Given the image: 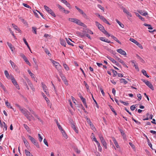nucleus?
<instances>
[{"label": "nucleus", "instance_id": "59", "mask_svg": "<svg viewBox=\"0 0 156 156\" xmlns=\"http://www.w3.org/2000/svg\"><path fill=\"white\" fill-rule=\"evenodd\" d=\"M30 115V113H29V115H28V117H29L28 118H29V119H27L28 120L30 121L32 119L34 118V117L32 115L31 117H30L29 116V115Z\"/></svg>", "mask_w": 156, "mask_h": 156}, {"label": "nucleus", "instance_id": "22", "mask_svg": "<svg viewBox=\"0 0 156 156\" xmlns=\"http://www.w3.org/2000/svg\"><path fill=\"white\" fill-rule=\"evenodd\" d=\"M23 126L25 129L28 132H30V128L26 124H24Z\"/></svg>", "mask_w": 156, "mask_h": 156}, {"label": "nucleus", "instance_id": "15", "mask_svg": "<svg viewBox=\"0 0 156 156\" xmlns=\"http://www.w3.org/2000/svg\"><path fill=\"white\" fill-rule=\"evenodd\" d=\"M4 73L5 75L6 76V78L8 79H10L11 78V76H9V75L8 71L6 70H5Z\"/></svg>", "mask_w": 156, "mask_h": 156}, {"label": "nucleus", "instance_id": "55", "mask_svg": "<svg viewBox=\"0 0 156 156\" xmlns=\"http://www.w3.org/2000/svg\"><path fill=\"white\" fill-rule=\"evenodd\" d=\"M38 135L39 137V140L41 142L42 141L43 139L40 133H38Z\"/></svg>", "mask_w": 156, "mask_h": 156}, {"label": "nucleus", "instance_id": "1", "mask_svg": "<svg viewBox=\"0 0 156 156\" xmlns=\"http://www.w3.org/2000/svg\"><path fill=\"white\" fill-rule=\"evenodd\" d=\"M95 23L96 26L102 32L108 37L110 36V35L105 30V28L103 26L97 21L95 22Z\"/></svg>", "mask_w": 156, "mask_h": 156}, {"label": "nucleus", "instance_id": "50", "mask_svg": "<svg viewBox=\"0 0 156 156\" xmlns=\"http://www.w3.org/2000/svg\"><path fill=\"white\" fill-rule=\"evenodd\" d=\"M99 17L100 19L103 22H104L105 20L106 19L103 16H101L100 15H99Z\"/></svg>", "mask_w": 156, "mask_h": 156}, {"label": "nucleus", "instance_id": "47", "mask_svg": "<svg viewBox=\"0 0 156 156\" xmlns=\"http://www.w3.org/2000/svg\"><path fill=\"white\" fill-rule=\"evenodd\" d=\"M114 143L115 145L116 146V147L117 148H119V145H118V143L116 140H114Z\"/></svg>", "mask_w": 156, "mask_h": 156}, {"label": "nucleus", "instance_id": "29", "mask_svg": "<svg viewBox=\"0 0 156 156\" xmlns=\"http://www.w3.org/2000/svg\"><path fill=\"white\" fill-rule=\"evenodd\" d=\"M102 144H103V146L105 148V149H106L107 148V143L105 141L103 140V141H102L101 142Z\"/></svg>", "mask_w": 156, "mask_h": 156}, {"label": "nucleus", "instance_id": "63", "mask_svg": "<svg viewBox=\"0 0 156 156\" xmlns=\"http://www.w3.org/2000/svg\"><path fill=\"white\" fill-rule=\"evenodd\" d=\"M9 30L10 32V33L15 38V35L14 34V33L13 32V31H12V30H11V29L10 28H9Z\"/></svg>", "mask_w": 156, "mask_h": 156}, {"label": "nucleus", "instance_id": "41", "mask_svg": "<svg viewBox=\"0 0 156 156\" xmlns=\"http://www.w3.org/2000/svg\"><path fill=\"white\" fill-rule=\"evenodd\" d=\"M91 94V95H92V98L93 100L94 101V102H95V106H96L98 108H99V106L98 104V103L97 102V101H96L95 100V99H94V97H93V94Z\"/></svg>", "mask_w": 156, "mask_h": 156}, {"label": "nucleus", "instance_id": "40", "mask_svg": "<svg viewBox=\"0 0 156 156\" xmlns=\"http://www.w3.org/2000/svg\"><path fill=\"white\" fill-rule=\"evenodd\" d=\"M9 62L11 64L12 67L13 68H15V67L16 66V64L11 60L9 61Z\"/></svg>", "mask_w": 156, "mask_h": 156}, {"label": "nucleus", "instance_id": "52", "mask_svg": "<svg viewBox=\"0 0 156 156\" xmlns=\"http://www.w3.org/2000/svg\"><path fill=\"white\" fill-rule=\"evenodd\" d=\"M22 4H23V6H24V7L27 8H28L30 9H31V7L30 6H29V5H27V4L24 3H23Z\"/></svg>", "mask_w": 156, "mask_h": 156}, {"label": "nucleus", "instance_id": "30", "mask_svg": "<svg viewBox=\"0 0 156 156\" xmlns=\"http://www.w3.org/2000/svg\"><path fill=\"white\" fill-rule=\"evenodd\" d=\"M144 25L146 27H148V28L149 29L152 30L153 29V27L151 25L145 23L144 24Z\"/></svg>", "mask_w": 156, "mask_h": 156}, {"label": "nucleus", "instance_id": "18", "mask_svg": "<svg viewBox=\"0 0 156 156\" xmlns=\"http://www.w3.org/2000/svg\"><path fill=\"white\" fill-rule=\"evenodd\" d=\"M60 44L64 47H66V44L65 41L62 39H60Z\"/></svg>", "mask_w": 156, "mask_h": 156}, {"label": "nucleus", "instance_id": "25", "mask_svg": "<svg viewBox=\"0 0 156 156\" xmlns=\"http://www.w3.org/2000/svg\"><path fill=\"white\" fill-rule=\"evenodd\" d=\"M65 39H66V41L67 43H68V44L71 45L72 46H74L73 44L71 43V42H70V41H72L69 38L68 39L67 38H66Z\"/></svg>", "mask_w": 156, "mask_h": 156}, {"label": "nucleus", "instance_id": "19", "mask_svg": "<svg viewBox=\"0 0 156 156\" xmlns=\"http://www.w3.org/2000/svg\"><path fill=\"white\" fill-rule=\"evenodd\" d=\"M111 37L115 41L117 42L119 44H121V43L118 39L116 37H115L113 35L111 36Z\"/></svg>", "mask_w": 156, "mask_h": 156}, {"label": "nucleus", "instance_id": "14", "mask_svg": "<svg viewBox=\"0 0 156 156\" xmlns=\"http://www.w3.org/2000/svg\"><path fill=\"white\" fill-rule=\"evenodd\" d=\"M62 2L64 3L68 7L69 9H71V8L70 7V4L66 0H62Z\"/></svg>", "mask_w": 156, "mask_h": 156}, {"label": "nucleus", "instance_id": "43", "mask_svg": "<svg viewBox=\"0 0 156 156\" xmlns=\"http://www.w3.org/2000/svg\"><path fill=\"white\" fill-rule=\"evenodd\" d=\"M112 72L113 74V77L115 76L118 74L117 72L116 71H115L114 69H112Z\"/></svg>", "mask_w": 156, "mask_h": 156}, {"label": "nucleus", "instance_id": "33", "mask_svg": "<svg viewBox=\"0 0 156 156\" xmlns=\"http://www.w3.org/2000/svg\"><path fill=\"white\" fill-rule=\"evenodd\" d=\"M119 80L121 83H124L125 84H126L128 83L127 81L124 79L121 78Z\"/></svg>", "mask_w": 156, "mask_h": 156}, {"label": "nucleus", "instance_id": "60", "mask_svg": "<svg viewBox=\"0 0 156 156\" xmlns=\"http://www.w3.org/2000/svg\"><path fill=\"white\" fill-rule=\"evenodd\" d=\"M135 108H136V107L134 105H132L130 107V109L132 111L134 110H135Z\"/></svg>", "mask_w": 156, "mask_h": 156}, {"label": "nucleus", "instance_id": "31", "mask_svg": "<svg viewBox=\"0 0 156 156\" xmlns=\"http://www.w3.org/2000/svg\"><path fill=\"white\" fill-rule=\"evenodd\" d=\"M115 20L121 27L123 28L124 27V25L119 21L118 20L116 19Z\"/></svg>", "mask_w": 156, "mask_h": 156}, {"label": "nucleus", "instance_id": "13", "mask_svg": "<svg viewBox=\"0 0 156 156\" xmlns=\"http://www.w3.org/2000/svg\"><path fill=\"white\" fill-rule=\"evenodd\" d=\"M10 79L12 81V83L14 85H15L17 83L16 80L13 76H11Z\"/></svg>", "mask_w": 156, "mask_h": 156}, {"label": "nucleus", "instance_id": "44", "mask_svg": "<svg viewBox=\"0 0 156 156\" xmlns=\"http://www.w3.org/2000/svg\"><path fill=\"white\" fill-rule=\"evenodd\" d=\"M3 124V128H4L5 130H6L7 129V126L6 124L4 122H3L2 123Z\"/></svg>", "mask_w": 156, "mask_h": 156}, {"label": "nucleus", "instance_id": "39", "mask_svg": "<svg viewBox=\"0 0 156 156\" xmlns=\"http://www.w3.org/2000/svg\"><path fill=\"white\" fill-rule=\"evenodd\" d=\"M119 101L121 103L127 106L129 105V103L127 101H123L121 100H120Z\"/></svg>", "mask_w": 156, "mask_h": 156}, {"label": "nucleus", "instance_id": "62", "mask_svg": "<svg viewBox=\"0 0 156 156\" xmlns=\"http://www.w3.org/2000/svg\"><path fill=\"white\" fill-rule=\"evenodd\" d=\"M5 103L7 107H9V106H10V104L8 102V101H5Z\"/></svg>", "mask_w": 156, "mask_h": 156}, {"label": "nucleus", "instance_id": "46", "mask_svg": "<svg viewBox=\"0 0 156 156\" xmlns=\"http://www.w3.org/2000/svg\"><path fill=\"white\" fill-rule=\"evenodd\" d=\"M24 143L26 147H27V146H28V143L27 140L25 139H24L23 140Z\"/></svg>", "mask_w": 156, "mask_h": 156}, {"label": "nucleus", "instance_id": "48", "mask_svg": "<svg viewBox=\"0 0 156 156\" xmlns=\"http://www.w3.org/2000/svg\"><path fill=\"white\" fill-rule=\"evenodd\" d=\"M129 40L135 44H136L137 42L133 38H130Z\"/></svg>", "mask_w": 156, "mask_h": 156}, {"label": "nucleus", "instance_id": "57", "mask_svg": "<svg viewBox=\"0 0 156 156\" xmlns=\"http://www.w3.org/2000/svg\"><path fill=\"white\" fill-rule=\"evenodd\" d=\"M137 16L139 17V19H140L142 21H144V18L143 17L141 16H140L139 14H138V15Z\"/></svg>", "mask_w": 156, "mask_h": 156}, {"label": "nucleus", "instance_id": "4", "mask_svg": "<svg viewBox=\"0 0 156 156\" xmlns=\"http://www.w3.org/2000/svg\"><path fill=\"white\" fill-rule=\"evenodd\" d=\"M30 140H31V142L37 148H39L40 147L39 145L38 142L32 136L30 135L28 136Z\"/></svg>", "mask_w": 156, "mask_h": 156}, {"label": "nucleus", "instance_id": "6", "mask_svg": "<svg viewBox=\"0 0 156 156\" xmlns=\"http://www.w3.org/2000/svg\"><path fill=\"white\" fill-rule=\"evenodd\" d=\"M70 122L71 127L74 130L76 133H78V131L75 125H74L73 120H71V121H70Z\"/></svg>", "mask_w": 156, "mask_h": 156}, {"label": "nucleus", "instance_id": "17", "mask_svg": "<svg viewBox=\"0 0 156 156\" xmlns=\"http://www.w3.org/2000/svg\"><path fill=\"white\" fill-rule=\"evenodd\" d=\"M61 78L63 81L64 82L65 84L66 85H68V83L66 77L64 76H62Z\"/></svg>", "mask_w": 156, "mask_h": 156}, {"label": "nucleus", "instance_id": "2", "mask_svg": "<svg viewBox=\"0 0 156 156\" xmlns=\"http://www.w3.org/2000/svg\"><path fill=\"white\" fill-rule=\"evenodd\" d=\"M78 34L81 37L86 36L89 39H91L90 36L88 34V29H85L84 30H83L82 33L79 32Z\"/></svg>", "mask_w": 156, "mask_h": 156}, {"label": "nucleus", "instance_id": "49", "mask_svg": "<svg viewBox=\"0 0 156 156\" xmlns=\"http://www.w3.org/2000/svg\"><path fill=\"white\" fill-rule=\"evenodd\" d=\"M132 119L137 124L139 125L140 124V122H139L138 121L135 119L133 117L132 118Z\"/></svg>", "mask_w": 156, "mask_h": 156}, {"label": "nucleus", "instance_id": "23", "mask_svg": "<svg viewBox=\"0 0 156 156\" xmlns=\"http://www.w3.org/2000/svg\"><path fill=\"white\" fill-rule=\"evenodd\" d=\"M7 44L8 46L9 47L10 49H11L12 51H13L14 48L13 47V46H12V44L11 43H9V42H7Z\"/></svg>", "mask_w": 156, "mask_h": 156}, {"label": "nucleus", "instance_id": "11", "mask_svg": "<svg viewBox=\"0 0 156 156\" xmlns=\"http://www.w3.org/2000/svg\"><path fill=\"white\" fill-rule=\"evenodd\" d=\"M99 39L100 40L102 41L106 42L108 43L111 42L110 41L108 40L107 39H106L105 37H100Z\"/></svg>", "mask_w": 156, "mask_h": 156}, {"label": "nucleus", "instance_id": "5", "mask_svg": "<svg viewBox=\"0 0 156 156\" xmlns=\"http://www.w3.org/2000/svg\"><path fill=\"white\" fill-rule=\"evenodd\" d=\"M20 110L27 119H29L28 115L30 112L27 109L25 108H22L21 109H20Z\"/></svg>", "mask_w": 156, "mask_h": 156}, {"label": "nucleus", "instance_id": "28", "mask_svg": "<svg viewBox=\"0 0 156 156\" xmlns=\"http://www.w3.org/2000/svg\"><path fill=\"white\" fill-rule=\"evenodd\" d=\"M146 137L147 138V140L148 144V145L149 146L151 147V148L152 150H154V149L152 148V144H151V143H150V141H149V139L148 138H147V136H146Z\"/></svg>", "mask_w": 156, "mask_h": 156}, {"label": "nucleus", "instance_id": "10", "mask_svg": "<svg viewBox=\"0 0 156 156\" xmlns=\"http://www.w3.org/2000/svg\"><path fill=\"white\" fill-rule=\"evenodd\" d=\"M76 24L78 25L83 27H86L87 26L84 23L81 22L79 20L77 19V21L76 22Z\"/></svg>", "mask_w": 156, "mask_h": 156}, {"label": "nucleus", "instance_id": "27", "mask_svg": "<svg viewBox=\"0 0 156 156\" xmlns=\"http://www.w3.org/2000/svg\"><path fill=\"white\" fill-rule=\"evenodd\" d=\"M107 58L113 63H117V62L113 58L109 56H107Z\"/></svg>", "mask_w": 156, "mask_h": 156}, {"label": "nucleus", "instance_id": "42", "mask_svg": "<svg viewBox=\"0 0 156 156\" xmlns=\"http://www.w3.org/2000/svg\"><path fill=\"white\" fill-rule=\"evenodd\" d=\"M25 153L27 156H30L31 155L30 152L26 149L25 150Z\"/></svg>", "mask_w": 156, "mask_h": 156}, {"label": "nucleus", "instance_id": "16", "mask_svg": "<svg viewBox=\"0 0 156 156\" xmlns=\"http://www.w3.org/2000/svg\"><path fill=\"white\" fill-rule=\"evenodd\" d=\"M12 27L17 31H18L19 32H20L21 30L15 24H12Z\"/></svg>", "mask_w": 156, "mask_h": 156}, {"label": "nucleus", "instance_id": "37", "mask_svg": "<svg viewBox=\"0 0 156 156\" xmlns=\"http://www.w3.org/2000/svg\"><path fill=\"white\" fill-rule=\"evenodd\" d=\"M63 66L65 69L66 70H68L69 69V68L67 65L65 63H63Z\"/></svg>", "mask_w": 156, "mask_h": 156}, {"label": "nucleus", "instance_id": "54", "mask_svg": "<svg viewBox=\"0 0 156 156\" xmlns=\"http://www.w3.org/2000/svg\"><path fill=\"white\" fill-rule=\"evenodd\" d=\"M98 7V8H99L100 9H101V10L104 11V7H102L101 5H97Z\"/></svg>", "mask_w": 156, "mask_h": 156}, {"label": "nucleus", "instance_id": "53", "mask_svg": "<svg viewBox=\"0 0 156 156\" xmlns=\"http://www.w3.org/2000/svg\"><path fill=\"white\" fill-rule=\"evenodd\" d=\"M119 130L122 136H124V135L125 134L124 131L122 129H119Z\"/></svg>", "mask_w": 156, "mask_h": 156}, {"label": "nucleus", "instance_id": "64", "mask_svg": "<svg viewBox=\"0 0 156 156\" xmlns=\"http://www.w3.org/2000/svg\"><path fill=\"white\" fill-rule=\"evenodd\" d=\"M142 73L145 76V75H147V73L146 71L144 69H143L141 71Z\"/></svg>", "mask_w": 156, "mask_h": 156}, {"label": "nucleus", "instance_id": "9", "mask_svg": "<svg viewBox=\"0 0 156 156\" xmlns=\"http://www.w3.org/2000/svg\"><path fill=\"white\" fill-rule=\"evenodd\" d=\"M116 51L118 53L122 55H126V52L122 50V49L121 48L118 49Z\"/></svg>", "mask_w": 156, "mask_h": 156}, {"label": "nucleus", "instance_id": "8", "mask_svg": "<svg viewBox=\"0 0 156 156\" xmlns=\"http://www.w3.org/2000/svg\"><path fill=\"white\" fill-rule=\"evenodd\" d=\"M27 83L29 85V86H30V87L31 90H32L33 91H34L35 90V88L34 87L33 85V84L31 83L30 81L28 79H27Z\"/></svg>", "mask_w": 156, "mask_h": 156}, {"label": "nucleus", "instance_id": "51", "mask_svg": "<svg viewBox=\"0 0 156 156\" xmlns=\"http://www.w3.org/2000/svg\"><path fill=\"white\" fill-rule=\"evenodd\" d=\"M44 9L48 12H49V10H51L50 8H49L48 6L46 5H44Z\"/></svg>", "mask_w": 156, "mask_h": 156}, {"label": "nucleus", "instance_id": "36", "mask_svg": "<svg viewBox=\"0 0 156 156\" xmlns=\"http://www.w3.org/2000/svg\"><path fill=\"white\" fill-rule=\"evenodd\" d=\"M63 136L66 139L67 138V136L65 131L63 129L61 131Z\"/></svg>", "mask_w": 156, "mask_h": 156}, {"label": "nucleus", "instance_id": "21", "mask_svg": "<svg viewBox=\"0 0 156 156\" xmlns=\"http://www.w3.org/2000/svg\"><path fill=\"white\" fill-rule=\"evenodd\" d=\"M57 6L58 7V8L59 9V10L60 11H62V12H66V10L65 9L62 7L60 5L58 4L57 5Z\"/></svg>", "mask_w": 156, "mask_h": 156}, {"label": "nucleus", "instance_id": "24", "mask_svg": "<svg viewBox=\"0 0 156 156\" xmlns=\"http://www.w3.org/2000/svg\"><path fill=\"white\" fill-rule=\"evenodd\" d=\"M124 12L129 17H132V15L130 12H129L126 9L125 10V11H124Z\"/></svg>", "mask_w": 156, "mask_h": 156}, {"label": "nucleus", "instance_id": "26", "mask_svg": "<svg viewBox=\"0 0 156 156\" xmlns=\"http://www.w3.org/2000/svg\"><path fill=\"white\" fill-rule=\"evenodd\" d=\"M69 20L76 23V21H77V19L76 18H70L69 19Z\"/></svg>", "mask_w": 156, "mask_h": 156}, {"label": "nucleus", "instance_id": "34", "mask_svg": "<svg viewBox=\"0 0 156 156\" xmlns=\"http://www.w3.org/2000/svg\"><path fill=\"white\" fill-rule=\"evenodd\" d=\"M109 107H110V108L111 109V110L114 113V114L115 115H117V113L115 112V109L113 108L112 106L111 105H109Z\"/></svg>", "mask_w": 156, "mask_h": 156}, {"label": "nucleus", "instance_id": "32", "mask_svg": "<svg viewBox=\"0 0 156 156\" xmlns=\"http://www.w3.org/2000/svg\"><path fill=\"white\" fill-rule=\"evenodd\" d=\"M41 85L43 87V89L45 92H46V90H47V87L43 82L41 83Z\"/></svg>", "mask_w": 156, "mask_h": 156}, {"label": "nucleus", "instance_id": "58", "mask_svg": "<svg viewBox=\"0 0 156 156\" xmlns=\"http://www.w3.org/2000/svg\"><path fill=\"white\" fill-rule=\"evenodd\" d=\"M136 44L138 47H139V48H141V49H142L143 48V47L141 45V44H140L138 42H137V43H136Z\"/></svg>", "mask_w": 156, "mask_h": 156}, {"label": "nucleus", "instance_id": "12", "mask_svg": "<svg viewBox=\"0 0 156 156\" xmlns=\"http://www.w3.org/2000/svg\"><path fill=\"white\" fill-rule=\"evenodd\" d=\"M52 62L53 64V65H54L56 69H57V67L60 66V64L58 62L54 60H52Z\"/></svg>", "mask_w": 156, "mask_h": 156}, {"label": "nucleus", "instance_id": "38", "mask_svg": "<svg viewBox=\"0 0 156 156\" xmlns=\"http://www.w3.org/2000/svg\"><path fill=\"white\" fill-rule=\"evenodd\" d=\"M136 57L138 59H139L141 62L144 63V60L141 57H140L138 55H136Z\"/></svg>", "mask_w": 156, "mask_h": 156}, {"label": "nucleus", "instance_id": "45", "mask_svg": "<svg viewBox=\"0 0 156 156\" xmlns=\"http://www.w3.org/2000/svg\"><path fill=\"white\" fill-rule=\"evenodd\" d=\"M44 51L45 53L47 54L49 56H50L51 55V54H50L49 51L48 50V49L47 48H45L44 49Z\"/></svg>", "mask_w": 156, "mask_h": 156}, {"label": "nucleus", "instance_id": "7", "mask_svg": "<svg viewBox=\"0 0 156 156\" xmlns=\"http://www.w3.org/2000/svg\"><path fill=\"white\" fill-rule=\"evenodd\" d=\"M114 57L115 58V59L118 60L119 62L122 63L124 67H126V68H128V67L127 66V65L126 64L124 63V61L120 58H119L118 57L116 56H114Z\"/></svg>", "mask_w": 156, "mask_h": 156}, {"label": "nucleus", "instance_id": "56", "mask_svg": "<svg viewBox=\"0 0 156 156\" xmlns=\"http://www.w3.org/2000/svg\"><path fill=\"white\" fill-rule=\"evenodd\" d=\"M137 96L139 98L138 100L140 101L141 99V95L140 94H137Z\"/></svg>", "mask_w": 156, "mask_h": 156}, {"label": "nucleus", "instance_id": "3", "mask_svg": "<svg viewBox=\"0 0 156 156\" xmlns=\"http://www.w3.org/2000/svg\"><path fill=\"white\" fill-rule=\"evenodd\" d=\"M141 80L144 83H145V84L149 88H150L151 90H154V87L152 85V84L151 83L148 81H147L145 80L142 79Z\"/></svg>", "mask_w": 156, "mask_h": 156}, {"label": "nucleus", "instance_id": "20", "mask_svg": "<svg viewBox=\"0 0 156 156\" xmlns=\"http://www.w3.org/2000/svg\"><path fill=\"white\" fill-rule=\"evenodd\" d=\"M131 62L132 63V65H133V64H134V65L133 66H134L135 68V69H138V67L137 66V63H135L134 62V60H132L131 61Z\"/></svg>", "mask_w": 156, "mask_h": 156}, {"label": "nucleus", "instance_id": "61", "mask_svg": "<svg viewBox=\"0 0 156 156\" xmlns=\"http://www.w3.org/2000/svg\"><path fill=\"white\" fill-rule=\"evenodd\" d=\"M23 41H24V43L27 46H28V43L27 42V41L26 39H25V38H24V37L23 38Z\"/></svg>", "mask_w": 156, "mask_h": 156}, {"label": "nucleus", "instance_id": "35", "mask_svg": "<svg viewBox=\"0 0 156 156\" xmlns=\"http://www.w3.org/2000/svg\"><path fill=\"white\" fill-rule=\"evenodd\" d=\"M51 15L53 16L54 17H56V15L55 14L54 12L53 11L51 10H49V11L48 12Z\"/></svg>", "mask_w": 156, "mask_h": 156}]
</instances>
